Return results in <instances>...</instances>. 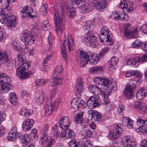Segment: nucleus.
Segmentation results:
<instances>
[{
    "mask_svg": "<svg viewBox=\"0 0 147 147\" xmlns=\"http://www.w3.org/2000/svg\"><path fill=\"white\" fill-rule=\"evenodd\" d=\"M66 0H58V2L60 4L59 9H55L54 20L55 24L56 30L57 32L59 31L60 33L63 32L64 29L65 18L63 7Z\"/></svg>",
    "mask_w": 147,
    "mask_h": 147,
    "instance_id": "nucleus-1",
    "label": "nucleus"
},
{
    "mask_svg": "<svg viewBox=\"0 0 147 147\" xmlns=\"http://www.w3.org/2000/svg\"><path fill=\"white\" fill-rule=\"evenodd\" d=\"M84 28L89 31L84 37V40L86 42H88L90 45L96 46L97 43V38L93 34L91 31L94 29V27L92 22L90 21H87L84 24Z\"/></svg>",
    "mask_w": 147,
    "mask_h": 147,
    "instance_id": "nucleus-2",
    "label": "nucleus"
},
{
    "mask_svg": "<svg viewBox=\"0 0 147 147\" xmlns=\"http://www.w3.org/2000/svg\"><path fill=\"white\" fill-rule=\"evenodd\" d=\"M9 11L8 13L5 14L3 12L0 11V22L2 24L6 23L8 27L12 28L16 26V20L11 11Z\"/></svg>",
    "mask_w": 147,
    "mask_h": 147,
    "instance_id": "nucleus-3",
    "label": "nucleus"
},
{
    "mask_svg": "<svg viewBox=\"0 0 147 147\" xmlns=\"http://www.w3.org/2000/svg\"><path fill=\"white\" fill-rule=\"evenodd\" d=\"M80 56L81 67H84L87 63L93 65H96L98 61L95 59L94 55L91 54L90 52L86 53L84 51H80Z\"/></svg>",
    "mask_w": 147,
    "mask_h": 147,
    "instance_id": "nucleus-4",
    "label": "nucleus"
},
{
    "mask_svg": "<svg viewBox=\"0 0 147 147\" xmlns=\"http://www.w3.org/2000/svg\"><path fill=\"white\" fill-rule=\"evenodd\" d=\"M17 58V60L15 63V65L18 72L28 69L31 65L28 62L25 56L22 54H19Z\"/></svg>",
    "mask_w": 147,
    "mask_h": 147,
    "instance_id": "nucleus-5",
    "label": "nucleus"
},
{
    "mask_svg": "<svg viewBox=\"0 0 147 147\" xmlns=\"http://www.w3.org/2000/svg\"><path fill=\"white\" fill-rule=\"evenodd\" d=\"M110 30L107 27L105 26L102 28L100 31L101 36L99 37L101 42H104L105 40L107 45H112L114 43L113 40L112 39V35L110 34Z\"/></svg>",
    "mask_w": 147,
    "mask_h": 147,
    "instance_id": "nucleus-6",
    "label": "nucleus"
},
{
    "mask_svg": "<svg viewBox=\"0 0 147 147\" xmlns=\"http://www.w3.org/2000/svg\"><path fill=\"white\" fill-rule=\"evenodd\" d=\"M67 40H64L61 47V51L64 58H66V45L67 47V50L69 52L73 49L74 43L72 37L71 35H68Z\"/></svg>",
    "mask_w": 147,
    "mask_h": 147,
    "instance_id": "nucleus-7",
    "label": "nucleus"
},
{
    "mask_svg": "<svg viewBox=\"0 0 147 147\" xmlns=\"http://www.w3.org/2000/svg\"><path fill=\"white\" fill-rule=\"evenodd\" d=\"M20 12L22 19L26 18L33 19L36 17L35 12L30 6L26 5L22 7Z\"/></svg>",
    "mask_w": 147,
    "mask_h": 147,
    "instance_id": "nucleus-8",
    "label": "nucleus"
},
{
    "mask_svg": "<svg viewBox=\"0 0 147 147\" xmlns=\"http://www.w3.org/2000/svg\"><path fill=\"white\" fill-rule=\"evenodd\" d=\"M21 40L24 43L31 45L34 43L35 38L31 32L28 30L23 31L21 34Z\"/></svg>",
    "mask_w": 147,
    "mask_h": 147,
    "instance_id": "nucleus-9",
    "label": "nucleus"
},
{
    "mask_svg": "<svg viewBox=\"0 0 147 147\" xmlns=\"http://www.w3.org/2000/svg\"><path fill=\"white\" fill-rule=\"evenodd\" d=\"M63 68L61 65L57 66L53 75V78L51 80L52 81L50 82L52 83H63L65 82L64 81L63 78L60 76L63 72Z\"/></svg>",
    "mask_w": 147,
    "mask_h": 147,
    "instance_id": "nucleus-10",
    "label": "nucleus"
},
{
    "mask_svg": "<svg viewBox=\"0 0 147 147\" xmlns=\"http://www.w3.org/2000/svg\"><path fill=\"white\" fill-rule=\"evenodd\" d=\"M119 6L120 8L128 12H130L136 7L132 0H121Z\"/></svg>",
    "mask_w": 147,
    "mask_h": 147,
    "instance_id": "nucleus-11",
    "label": "nucleus"
},
{
    "mask_svg": "<svg viewBox=\"0 0 147 147\" xmlns=\"http://www.w3.org/2000/svg\"><path fill=\"white\" fill-rule=\"evenodd\" d=\"M135 84L132 83L131 84H127L125 86L123 94L127 99H131L134 96L135 90L136 88Z\"/></svg>",
    "mask_w": 147,
    "mask_h": 147,
    "instance_id": "nucleus-12",
    "label": "nucleus"
},
{
    "mask_svg": "<svg viewBox=\"0 0 147 147\" xmlns=\"http://www.w3.org/2000/svg\"><path fill=\"white\" fill-rule=\"evenodd\" d=\"M2 61V63L5 64L7 68L11 69L12 68V61L8 58L6 51L0 52V61Z\"/></svg>",
    "mask_w": 147,
    "mask_h": 147,
    "instance_id": "nucleus-13",
    "label": "nucleus"
},
{
    "mask_svg": "<svg viewBox=\"0 0 147 147\" xmlns=\"http://www.w3.org/2000/svg\"><path fill=\"white\" fill-rule=\"evenodd\" d=\"M113 130L109 132L108 136L110 138L116 139L118 138L123 132L122 128L116 124H114Z\"/></svg>",
    "mask_w": 147,
    "mask_h": 147,
    "instance_id": "nucleus-14",
    "label": "nucleus"
},
{
    "mask_svg": "<svg viewBox=\"0 0 147 147\" xmlns=\"http://www.w3.org/2000/svg\"><path fill=\"white\" fill-rule=\"evenodd\" d=\"M99 99L100 98L98 96H91L87 101L86 105L90 109L95 108L100 105Z\"/></svg>",
    "mask_w": 147,
    "mask_h": 147,
    "instance_id": "nucleus-15",
    "label": "nucleus"
},
{
    "mask_svg": "<svg viewBox=\"0 0 147 147\" xmlns=\"http://www.w3.org/2000/svg\"><path fill=\"white\" fill-rule=\"evenodd\" d=\"M129 26V24H124L123 26V33L125 36L129 38H136L138 34L137 29L135 28L134 30H128Z\"/></svg>",
    "mask_w": 147,
    "mask_h": 147,
    "instance_id": "nucleus-16",
    "label": "nucleus"
},
{
    "mask_svg": "<svg viewBox=\"0 0 147 147\" xmlns=\"http://www.w3.org/2000/svg\"><path fill=\"white\" fill-rule=\"evenodd\" d=\"M125 76L127 77H130L132 76H134L136 77V78L133 80L134 81L139 83H141L142 82L141 78L142 76V74L139 70H130L126 73Z\"/></svg>",
    "mask_w": 147,
    "mask_h": 147,
    "instance_id": "nucleus-17",
    "label": "nucleus"
},
{
    "mask_svg": "<svg viewBox=\"0 0 147 147\" xmlns=\"http://www.w3.org/2000/svg\"><path fill=\"white\" fill-rule=\"evenodd\" d=\"M73 147H93L92 142L90 140H86L84 138L82 140H80L74 143Z\"/></svg>",
    "mask_w": 147,
    "mask_h": 147,
    "instance_id": "nucleus-18",
    "label": "nucleus"
},
{
    "mask_svg": "<svg viewBox=\"0 0 147 147\" xmlns=\"http://www.w3.org/2000/svg\"><path fill=\"white\" fill-rule=\"evenodd\" d=\"M71 121L68 119L67 116L61 117L60 119L59 125L62 129H66L68 128L71 124Z\"/></svg>",
    "mask_w": 147,
    "mask_h": 147,
    "instance_id": "nucleus-19",
    "label": "nucleus"
},
{
    "mask_svg": "<svg viewBox=\"0 0 147 147\" xmlns=\"http://www.w3.org/2000/svg\"><path fill=\"white\" fill-rule=\"evenodd\" d=\"M84 103V100L78 98H75L71 102V107L72 108L76 111L79 107H82Z\"/></svg>",
    "mask_w": 147,
    "mask_h": 147,
    "instance_id": "nucleus-20",
    "label": "nucleus"
},
{
    "mask_svg": "<svg viewBox=\"0 0 147 147\" xmlns=\"http://www.w3.org/2000/svg\"><path fill=\"white\" fill-rule=\"evenodd\" d=\"M93 6L97 10H104L107 5L106 0H96L93 3Z\"/></svg>",
    "mask_w": 147,
    "mask_h": 147,
    "instance_id": "nucleus-21",
    "label": "nucleus"
},
{
    "mask_svg": "<svg viewBox=\"0 0 147 147\" xmlns=\"http://www.w3.org/2000/svg\"><path fill=\"white\" fill-rule=\"evenodd\" d=\"M34 123V120L32 119H27L23 122L22 129L25 131H28L33 126Z\"/></svg>",
    "mask_w": 147,
    "mask_h": 147,
    "instance_id": "nucleus-22",
    "label": "nucleus"
},
{
    "mask_svg": "<svg viewBox=\"0 0 147 147\" xmlns=\"http://www.w3.org/2000/svg\"><path fill=\"white\" fill-rule=\"evenodd\" d=\"M134 107L142 114H144L147 111V108L145 104L142 102H135L134 104Z\"/></svg>",
    "mask_w": 147,
    "mask_h": 147,
    "instance_id": "nucleus-23",
    "label": "nucleus"
},
{
    "mask_svg": "<svg viewBox=\"0 0 147 147\" xmlns=\"http://www.w3.org/2000/svg\"><path fill=\"white\" fill-rule=\"evenodd\" d=\"M116 81L115 79L111 78H108L105 77L102 78L98 77L94 78V82L96 83H99L101 82L102 83H115Z\"/></svg>",
    "mask_w": 147,
    "mask_h": 147,
    "instance_id": "nucleus-24",
    "label": "nucleus"
},
{
    "mask_svg": "<svg viewBox=\"0 0 147 147\" xmlns=\"http://www.w3.org/2000/svg\"><path fill=\"white\" fill-rule=\"evenodd\" d=\"M24 70H21L20 72H18V70L16 71L17 76L18 77L25 79L27 78L30 74H32L34 72V69L32 68L30 71L27 72L24 71Z\"/></svg>",
    "mask_w": 147,
    "mask_h": 147,
    "instance_id": "nucleus-25",
    "label": "nucleus"
},
{
    "mask_svg": "<svg viewBox=\"0 0 147 147\" xmlns=\"http://www.w3.org/2000/svg\"><path fill=\"white\" fill-rule=\"evenodd\" d=\"M88 90L90 92L94 94H97L98 96H100L102 94V92L104 91H102L100 88L99 86L96 85H91L89 86Z\"/></svg>",
    "mask_w": 147,
    "mask_h": 147,
    "instance_id": "nucleus-26",
    "label": "nucleus"
},
{
    "mask_svg": "<svg viewBox=\"0 0 147 147\" xmlns=\"http://www.w3.org/2000/svg\"><path fill=\"white\" fill-rule=\"evenodd\" d=\"M27 44L24 43L23 45H22L20 48L19 46L14 44L13 45V48L14 49L17 51H19L20 50H21L22 52L24 54L27 53L29 49Z\"/></svg>",
    "mask_w": 147,
    "mask_h": 147,
    "instance_id": "nucleus-27",
    "label": "nucleus"
},
{
    "mask_svg": "<svg viewBox=\"0 0 147 147\" xmlns=\"http://www.w3.org/2000/svg\"><path fill=\"white\" fill-rule=\"evenodd\" d=\"M48 130V125H45L43 127L42 136L40 138L42 143H45L46 142V140H47V136L49 133Z\"/></svg>",
    "mask_w": 147,
    "mask_h": 147,
    "instance_id": "nucleus-28",
    "label": "nucleus"
},
{
    "mask_svg": "<svg viewBox=\"0 0 147 147\" xmlns=\"http://www.w3.org/2000/svg\"><path fill=\"white\" fill-rule=\"evenodd\" d=\"M123 144L125 147H136V144L133 142L130 138L125 137L123 140Z\"/></svg>",
    "mask_w": 147,
    "mask_h": 147,
    "instance_id": "nucleus-29",
    "label": "nucleus"
},
{
    "mask_svg": "<svg viewBox=\"0 0 147 147\" xmlns=\"http://www.w3.org/2000/svg\"><path fill=\"white\" fill-rule=\"evenodd\" d=\"M13 85L10 83H1L0 86V90L5 92L13 88Z\"/></svg>",
    "mask_w": 147,
    "mask_h": 147,
    "instance_id": "nucleus-30",
    "label": "nucleus"
},
{
    "mask_svg": "<svg viewBox=\"0 0 147 147\" xmlns=\"http://www.w3.org/2000/svg\"><path fill=\"white\" fill-rule=\"evenodd\" d=\"M11 81V78L7 76L6 73H0V83H10Z\"/></svg>",
    "mask_w": 147,
    "mask_h": 147,
    "instance_id": "nucleus-31",
    "label": "nucleus"
},
{
    "mask_svg": "<svg viewBox=\"0 0 147 147\" xmlns=\"http://www.w3.org/2000/svg\"><path fill=\"white\" fill-rule=\"evenodd\" d=\"M19 112L22 115L28 117L33 113V111L32 110H27L25 108H22L20 109V111H19Z\"/></svg>",
    "mask_w": 147,
    "mask_h": 147,
    "instance_id": "nucleus-32",
    "label": "nucleus"
},
{
    "mask_svg": "<svg viewBox=\"0 0 147 147\" xmlns=\"http://www.w3.org/2000/svg\"><path fill=\"white\" fill-rule=\"evenodd\" d=\"M84 85L83 83H76L75 84L74 90V92L79 94L83 91Z\"/></svg>",
    "mask_w": 147,
    "mask_h": 147,
    "instance_id": "nucleus-33",
    "label": "nucleus"
},
{
    "mask_svg": "<svg viewBox=\"0 0 147 147\" xmlns=\"http://www.w3.org/2000/svg\"><path fill=\"white\" fill-rule=\"evenodd\" d=\"M40 142L42 145L44 146L45 144H46V147H52L54 145L55 142V139L53 138H47V140H46V142L45 143L43 144L42 143V142H41V139H40Z\"/></svg>",
    "mask_w": 147,
    "mask_h": 147,
    "instance_id": "nucleus-34",
    "label": "nucleus"
},
{
    "mask_svg": "<svg viewBox=\"0 0 147 147\" xmlns=\"http://www.w3.org/2000/svg\"><path fill=\"white\" fill-rule=\"evenodd\" d=\"M108 94L107 92L104 91L102 92V94L100 95L103 98V100H102V101H103L102 102L104 105L108 104L110 102V100L108 97V96H109L108 95Z\"/></svg>",
    "mask_w": 147,
    "mask_h": 147,
    "instance_id": "nucleus-35",
    "label": "nucleus"
},
{
    "mask_svg": "<svg viewBox=\"0 0 147 147\" xmlns=\"http://www.w3.org/2000/svg\"><path fill=\"white\" fill-rule=\"evenodd\" d=\"M118 61V59L116 57L114 56L112 57L108 62L109 68L112 69H114L115 66L116 65Z\"/></svg>",
    "mask_w": 147,
    "mask_h": 147,
    "instance_id": "nucleus-36",
    "label": "nucleus"
},
{
    "mask_svg": "<svg viewBox=\"0 0 147 147\" xmlns=\"http://www.w3.org/2000/svg\"><path fill=\"white\" fill-rule=\"evenodd\" d=\"M84 112L83 111L77 113L74 117V120L75 123H80L82 120Z\"/></svg>",
    "mask_w": 147,
    "mask_h": 147,
    "instance_id": "nucleus-37",
    "label": "nucleus"
},
{
    "mask_svg": "<svg viewBox=\"0 0 147 147\" xmlns=\"http://www.w3.org/2000/svg\"><path fill=\"white\" fill-rule=\"evenodd\" d=\"M21 135L9 133L7 137L8 140L10 141H13L16 140L18 138L20 137Z\"/></svg>",
    "mask_w": 147,
    "mask_h": 147,
    "instance_id": "nucleus-38",
    "label": "nucleus"
},
{
    "mask_svg": "<svg viewBox=\"0 0 147 147\" xmlns=\"http://www.w3.org/2000/svg\"><path fill=\"white\" fill-rule=\"evenodd\" d=\"M147 94V92H145L144 91L141 90H139L137 92L136 96L138 99L141 100L144 98Z\"/></svg>",
    "mask_w": 147,
    "mask_h": 147,
    "instance_id": "nucleus-39",
    "label": "nucleus"
},
{
    "mask_svg": "<svg viewBox=\"0 0 147 147\" xmlns=\"http://www.w3.org/2000/svg\"><path fill=\"white\" fill-rule=\"evenodd\" d=\"M53 108H54V107L51 103H50L49 104H47L46 105L45 109V115L47 116L49 115L53 111Z\"/></svg>",
    "mask_w": 147,
    "mask_h": 147,
    "instance_id": "nucleus-40",
    "label": "nucleus"
},
{
    "mask_svg": "<svg viewBox=\"0 0 147 147\" xmlns=\"http://www.w3.org/2000/svg\"><path fill=\"white\" fill-rule=\"evenodd\" d=\"M93 121H99L101 119V116L100 113L96 111H93Z\"/></svg>",
    "mask_w": 147,
    "mask_h": 147,
    "instance_id": "nucleus-41",
    "label": "nucleus"
},
{
    "mask_svg": "<svg viewBox=\"0 0 147 147\" xmlns=\"http://www.w3.org/2000/svg\"><path fill=\"white\" fill-rule=\"evenodd\" d=\"M90 71L92 72H94L96 71H100L101 72L103 71V68L100 66H95L92 67L89 69Z\"/></svg>",
    "mask_w": 147,
    "mask_h": 147,
    "instance_id": "nucleus-42",
    "label": "nucleus"
},
{
    "mask_svg": "<svg viewBox=\"0 0 147 147\" xmlns=\"http://www.w3.org/2000/svg\"><path fill=\"white\" fill-rule=\"evenodd\" d=\"M138 60L139 59L138 57H136L132 59H126V61L127 62L128 65H136V63H138Z\"/></svg>",
    "mask_w": 147,
    "mask_h": 147,
    "instance_id": "nucleus-43",
    "label": "nucleus"
},
{
    "mask_svg": "<svg viewBox=\"0 0 147 147\" xmlns=\"http://www.w3.org/2000/svg\"><path fill=\"white\" fill-rule=\"evenodd\" d=\"M47 8L48 5L47 4H45L42 5L40 9V12L41 14L43 16L47 14Z\"/></svg>",
    "mask_w": 147,
    "mask_h": 147,
    "instance_id": "nucleus-44",
    "label": "nucleus"
},
{
    "mask_svg": "<svg viewBox=\"0 0 147 147\" xmlns=\"http://www.w3.org/2000/svg\"><path fill=\"white\" fill-rule=\"evenodd\" d=\"M142 44V42L139 40L136 39L135 41L131 44V47L133 48H138L141 46Z\"/></svg>",
    "mask_w": 147,
    "mask_h": 147,
    "instance_id": "nucleus-45",
    "label": "nucleus"
},
{
    "mask_svg": "<svg viewBox=\"0 0 147 147\" xmlns=\"http://www.w3.org/2000/svg\"><path fill=\"white\" fill-rule=\"evenodd\" d=\"M42 27L43 30L45 31L49 30L51 28L50 24L49 23L48 21L47 20L43 21L42 22Z\"/></svg>",
    "mask_w": 147,
    "mask_h": 147,
    "instance_id": "nucleus-46",
    "label": "nucleus"
},
{
    "mask_svg": "<svg viewBox=\"0 0 147 147\" xmlns=\"http://www.w3.org/2000/svg\"><path fill=\"white\" fill-rule=\"evenodd\" d=\"M44 94H42L37 98L36 102L38 105H40L42 103L44 99Z\"/></svg>",
    "mask_w": 147,
    "mask_h": 147,
    "instance_id": "nucleus-47",
    "label": "nucleus"
},
{
    "mask_svg": "<svg viewBox=\"0 0 147 147\" xmlns=\"http://www.w3.org/2000/svg\"><path fill=\"white\" fill-rule=\"evenodd\" d=\"M81 8L82 10V12L85 13L89 12L90 11V9L88 7V5L87 3L82 4L81 7Z\"/></svg>",
    "mask_w": 147,
    "mask_h": 147,
    "instance_id": "nucleus-48",
    "label": "nucleus"
},
{
    "mask_svg": "<svg viewBox=\"0 0 147 147\" xmlns=\"http://www.w3.org/2000/svg\"><path fill=\"white\" fill-rule=\"evenodd\" d=\"M37 131V130L34 129L32 130L30 135L32 139L37 140L38 139V137L36 134Z\"/></svg>",
    "mask_w": 147,
    "mask_h": 147,
    "instance_id": "nucleus-49",
    "label": "nucleus"
},
{
    "mask_svg": "<svg viewBox=\"0 0 147 147\" xmlns=\"http://www.w3.org/2000/svg\"><path fill=\"white\" fill-rule=\"evenodd\" d=\"M111 84L112 83H100L99 84V87H100L102 90L103 89H107L108 87L109 89H112V86L109 84Z\"/></svg>",
    "mask_w": 147,
    "mask_h": 147,
    "instance_id": "nucleus-50",
    "label": "nucleus"
},
{
    "mask_svg": "<svg viewBox=\"0 0 147 147\" xmlns=\"http://www.w3.org/2000/svg\"><path fill=\"white\" fill-rule=\"evenodd\" d=\"M67 129V131L68 138L72 139L75 136V133L72 130L68 128Z\"/></svg>",
    "mask_w": 147,
    "mask_h": 147,
    "instance_id": "nucleus-51",
    "label": "nucleus"
},
{
    "mask_svg": "<svg viewBox=\"0 0 147 147\" xmlns=\"http://www.w3.org/2000/svg\"><path fill=\"white\" fill-rule=\"evenodd\" d=\"M109 50V48L108 47L102 48L99 53V57H103Z\"/></svg>",
    "mask_w": 147,
    "mask_h": 147,
    "instance_id": "nucleus-52",
    "label": "nucleus"
},
{
    "mask_svg": "<svg viewBox=\"0 0 147 147\" xmlns=\"http://www.w3.org/2000/svg\"><path fill=\"white\" fill-rule=\"evenodd\" d=\"M119 19L123 21H127L128 19V15H125L124 12H120V15L119 16Z\"/></svg>",
    "mask_w": 147,
    "mask_h": 147,
    "instance_id": "nucleus-53",
    "label": "nucleus"
},
{
    "mask_svg": "<svg viewBox=\"0 0 147 147\" xmlns=\"http://www.w3.org/2000/svg\"><path fill=\"white\" fill-rule=\"evenodd\" d=\"M93 110H90L88 111L87 115H86L87 120L88 121H93Z\"/></svg>",
    "mask_w": 147,
    "mask_h": 147,
    "instance_id": "nucleus-54",
    "label": "nucleus"
},
{
    "mask_svg": "<svg viewBox=\"0 0 147 147\" xmlns=\"http://www.w3.org/2000/svg\"><path fill=\"white\" fill-rule=\"evenodd\" d=\"M120 15V12L117 11H115L112 13L111 16V18L115 20L119 19V16Z\"/></svg>",
    "mask_w": 147,
    "mask_h": 147,
    "instance_id": "nucleus-55",
    "label": "nucleus"
},
{
    "mask_svg": "<svg viewBox=\"0 0 147 147\" xmlns=\"http://www.w3.org/2000/svg\"><path fill=\"white\" fill-rule=\"evenodd\" d=\"M83 134L85 136L90 138L92 136V132L90 129H87L83 131Z\"/></svg>",
    "mask_w": 147,
    "mask_h": 147,
    "instance_id": "nucleus-56",
    "label": "nucleus"
},
{
    "mask_svg": "<svg viewBox=\"0 0 147 147\" xmlns=\"http://www.w3.org/2000/svg\"><path fill=\"white\" fill-rule=\"evenodd\" d=\"M136 130L139 132L142 133L143 134L147 133V129L146 128L145 126L139 127Z\"/></svg>",
    "mask_w": 147,
    "mask_h": 147,
    "instance_id": "nucleus-57",
    "label": "nucleus"
},
{
    "mask_svg": "<svg viewBox=\"0 0 147 147\" xmlns=\"http://www.w3.org/2000/svg\"><path fill=\"white\" fill-rule=\"evenodd\" d=\"M137 57L139 59L138 62H144L147 61V55H146L144 54L141 57Z\"/></svg>",
    "mask_w": 147,
    "mask_h": 147,
    "instance_id": "nucleus-58",
    "label": "nucleus"
},
{
    "mask_svg": "<svg viewBox=\"0 0 147 147\" xmlns=\"http://www.w3.org/2000/svg\"><path fill=\"white\" fill-rule=\"evenodd\" d=\"M140 30L142 31L144 34H147V24H145L141 26L140 28Z\"/></svg>",
    "mask_w": 147,
    "mask_h": 147,
    "instance_id": "nucleus-59",
    "label": "nucleus"
},
{
    "mask_svg": "<svg viewBox=\"0 0 147 147\" xmlns=\"http://www.w3.org/2000/svg\"><path fill=\"white\" fill-rule=\"evenodd\" d=\"M144 121L142 119H138L137 121V123L139 127L144 126Z\"/></svg>",
    "mask_w": 147,
    "mask_h": 147,
    "instance_id": "nucleus-60",
    "label": "nucleus"
},
{
    "mask_svg": "<svg viewBox=\"0 0 147 147\" xmlns=\"http://www.w3.org/2000/svg\"><path fill=\"white\" fill-rule=\"evenodd\" d=\"M9 100L11 103L14 106L17 105L18 104V102L17 101V97L16 98H11V99H9Z\"/></svg>",
    "mask_w": 147,
    "mask_h": 147,
    "instance_id": "nucleus-61",
    "label": "nucleus"
},
{
    "mask_svg": "<svg viewBox=\"0 0 147 147\" xmlns=\"http://www.w3.org/2000/svg\"><path fill=\"white\" fill-rule=\"evenodd\" d=\"M61 99L58 98L54 101L53 102V106L54 108L57 109L58 106H59V104L60 103Z\"/></svg>",
    "mask_w": 147,
    "mask_h": 147,
    "instance_id": "nucleus-62",
    "label": "nucleus"
},
{
    "mask_svg": "<svg viewBox=\"0 0 147 147\" xmlns=\"http://www.w3.org/2000/svg\"><path fill=\"white\" fill-rule=\"evenodd\" d=\"M124 107L123 105H120L117 108V111L118 113L120 114L124 109Z\"/></svg>",
    "mask_w": 147,
    "mask_h": 147,
    "instance_id": "nucleus-63",
    "label": "nucleus"
},
{
    "mask_svg": "<svg viewBox=\"0 0 147 147\" xmlns=\"http://www.w3.org/2000/svg\"><path fill=\"white\" fill-rule=\"evenodd\" d=\"M69 17L70 18H73L76 12L75 9L72 8L69 9Z\"/></svg>",
    "mask_w": 147,
    "mask_h": 147,
    "instance_id": "nucleus-64",
    "label": "nucleus"
}]
</instances>
